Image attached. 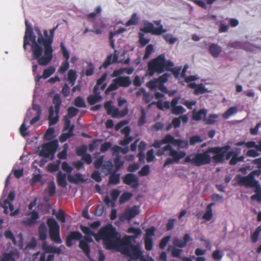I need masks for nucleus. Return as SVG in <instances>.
<instances>
[{"label":"nucleus","instance_id":"12","mask_svg":"<svg viewBox=\"0 0 261 261\" xmlns=\"http://www.w3.org/2000/svg\"><path fill=\"white\" fill-rule=\"evenodd\" d=\"M167 151H169V155L173 158L172 159L174 160L175 163H178L179 160L184 158L186 155L185 152H178L173 149L171 145H167L163 147L162 150L158 152L157 155H162L164 154V152Z\"/></svg>","mask_w":261,"mask_h":261},{"label":"nucleus","instance_id":"50","mask_svg":"<svg viewBox=\"0 0 261 261\" xmlns=\"http://www.w3.org/2000/svg\"><path fill=\"white\" fill-rule=\"evenodd\" d=\"M87 150V147L86 145H83L81 146H79L76 147V153L79 156H83L86 153V151Z\"/></svg>","mask_w":261,"mask_h":261},{"label":"nucleus","instance_id":"43","mask_svg":"<svg viewBox=\"0 0 261 261\" xmlns=\"http://www.w3.org/2000/svg\"><path fill=\"white\" fill-rule=\"evenodd\" d=\"M146 114L145 110L142 108L141 112V116L138 122V125L139 126H142L146 122Z\"/></svg>","mask_w":261,"mask_h":261},{"label":"nucleus","instance_id":"20","mask_svg":"<svg viewBox=\"0 0 261 261\" xmlns=\"http://www.w3.org/2000/svg\"><path fill=\"white\" fill-rule=\"evenodd\" d=\"M68 181L71 182L77 185L80 183H84L86 181L87 179L83 177L82 174L77 173L74 174L73 175L70 174L67 176Z\"/></svg>","mask_w":261,"mask_h":261},{"label":"nucleus","instance_id":"40","mask_svg":"<svg viewBox=\"0 0 261 261\" xmlns=\"http://www.w3.org/2000/svg\"><path fill=\"white\" fill-rule=\"evenodd\" d=\"M163 38L165 39L166 42L169 44H173L176 42L177 39L174 37L172 34H166L163 35Z\"/></svg>","mask_w":261,"mask_h":261},{"label":"nucleus","instance_id":"42","mask_svg":"<svg viewBox=\"0 0 261 261\" xmlns=\"http://www.w3.org/2000/svg\"><path fill=\"white\" fill-rule=\"evenodd\" d=\"M113 162L115 166L116 170H118L124 165V162L121 160V157L119 155L114 158Z\"/></svg>","mask_w":261,"mask_h":261},{"label":"nucleus","instance_id":"15","mask_svg":"<svg viewBox=\"0 0 261 261\" xmlns=\"http://www.w3.org/2000/svg\"><path fill=\"white\" fill-rule=\"evenodd\" d=\"M140 31L146 33H151L154 35H161L162 34V28H155L152 23L145 20L144 21V26L140 28Z\"/></svg>","mask_w":261,"mask_h":261},{"label":"nucleus","instance_id":"14","mask_svg":"<svg viewBox=\"0 0 261 261\" xmlns=\"http://www.w3.org/2000/svg\"><path fill=\"white\" fill-rule=\"evenodd\" d=\"M237 178L240 185L245 186L246 187H254L257 184L252 174H249L246 176L238 175L237 176Z\"/></svg>","mask_w":261,"mask_h":261},{"label":"nucleus","instance_id":"33","mask_svg":"<svg viewBox=\"0 0 261 261\" xmlns=\"http://www.w3.org/2000/svg\"><path fill=\"white\" fill-rule=\"evenodd\" d=\"M67 79L69 83L71 84V86L74 84L75 81L76 79V74L74 70L71 69L68 71Z\"/></svg>","mask_w":261,"mask_h":261},{"label":"nucleus","instance_id":"51","mask_svg":"<svg viewBox=\"0 0 261 261\" xmlns=\"http://www.w3.org/2000/svg\"><path fill=\"white\" fill-rule=\"evenodd\" d=\"M155 229L154 226H151L146 230L144 239H152V237L154 236Z\"/></svg>","mask_w":261,"mask_h":261},{"label":"nucleus","instance_id":"58","mask_svg":"<svg viewBox=\"0 0 261 261\" xmlns=\"http://www.w3.org/2000/svg\"><path fill=\"white\" fill-rule=\"evenodd\" d=\"M153 50V45L152 44L148 45L146 47L145 53L144 55L143 59H144V60L147 59L149 57L151 54L152 53Z\"/></svg>","mask_w":261,"mask_h":261},{"label":"nucleus","instance_id":"49","mask_svg":"<svg viewBox=\"0 0 261 261\" xmlns=\"http://www.w3.org/2000/svg\"><path fill=\"white\" fill-rule=\"evenodd\" d=\"M185 111V109L181 106H177L171 108L172 113L176 115L181 114Z\"/></svg>","mask_w":261,"mask_h":261},{"label":"nucleus","instance_id":"18","mask_svg":"<svg viewBox=\"0 0 261 261\" xmlns=\"http://www.w3.org/2000/svg\"><path fill=\"white\" fill-rule=\"evenodd\" d=\"M30 214L32 215L31 217L25 220H23V223L26 226H32L36 223L37 219L39 218V214L37 212L33 211L28 213L27 215L28 216Z\"/></svg>","mask_w":261,"mask_h":261},{"label":"nucleus","instance_id":"64","mask_svg":"<svg viewBox=\"0 0 261 261\" xmlns=\"http://www.w3.org/2000/svg\"><path fill=\"white\" fill-rule=\"evenodd\" d=\"M150 172V167L148 165H145L139 171V174L141 176L147 175Z\"/></svg>","mask_w":261,"mask_h":261},{"label":"nucleus","instance_id":"3","mask_svg":"<svg viewBox=\"0 0 261 261\" xmlns=\"http://www.w3.org/2000/svg\"><path fill=\"white\" fill-rule=\"evenodd\" d=\"M81 231L85 234L84 240H81L82 234L77 231H70L66 239V245L67 247H70L72 246V241L80 240L79 246L83 250L85 255L89 257L90 253V247L89 243L93 242L92 237H95L96 241H99L98 237L96 233L93 232L89 227L81 225L80 226Z\"/></svg>","mask_w":261,"mask_h":261},{"label":"nucleus","instance_id":"13","mask_svg":"<svg viewBox=\"0 0 261 261\" xmlns=\"http://www.w3.org/2000/svg\"><path fill=\"white\" fill-rule=\"evenodd\" d=\"M139 213V207L134 205L132 208H126L124 213L119 216V219L121 221H124L125 220L130 221Z\"/></svg>","mask_w":261,"mask_h":261},{"label":"nucleus","instance_id":"8","mask_svg":"<svg viewBox=\"0 0 261 261\" xmlns=\"http://www.w3.org/2000/svg\"><path fill=\"white\" fill-rule=\"evenodd\" d=\"M53 103L55 105V108L53 106H50L48 109L49 115L48 120L50 126L56 124L59 120V113L62 103V100L59 94H56L54 95L53 99Z\"/></svg>","mask_w":261,"mask_h":261},{"label":"nucleus","instance_id":"46","mask_svg":"<svg viewBox=\"0 0 261 261\" xmlns=\"http://www.w3.org/2000/svg\"><path fill=\"white\" fill-rule=\"evenodd\" d=\"M46 252L43 253L39 258V261H53L55 258L54 254H49L47 256L46 255Z\"/></svg>","mask_w":261,"mask_h":261},{"label":"nucleus","instance_id":"31","mask_svg":"<svg viewBox=\"0 0 261 261\" xmlns=\"http://www.w3.org/2000/svg\"><path fill=\"white\" fill-rule=\"evenodd\" d=\"M44 250V252L50 254L57 253L58 254H60L62 253L61 249L60 247H57L56 246H53L50 245L45 247Z\"/></svg>","mask_w":261,"mask_h":261},{"label":"nucleus","instance_id":"56","mask_svg":"<svg viewBox=\"0 0 261 261\" xmlns=\"http://www.w3.org/2000/svg\"><path fill=\"white\" fill-rule=\"evenodd\" d=\"M120 194V192L117 189L113 190L111 193V196L112 198V206H114L115 204L114 202L117 200L118 197Z\"/></svg>","mask_w":261,"mask_h":261},{"label":"nucleus","instance_id":"25","mask_svg":"<svg viewBox=\"0 0 261 261\" xmlns=\"http://www.w3.org/2000/svg\"><path fill=\"white\" fill-rule=\"evenodd\" d=\"M67 175L65 173H63L61 171H59L57 175V182L58 186L65 188L67 185L66 181Z\"/></svg>","mask_w":261,"mask_h":261},{"label":"nucleus","instance_id":"39","mask_svg":"<svg viewBox=\"0 0 261 261\" xmlns=\"http://www.w3.org/2000/svg\"><path fill=\"white\" fill-rule=\"evenodd\" d=\"M55 68L53 66H50L44 69L43 72L42 77L44 79L49 77L55 72Z\"/></svg>","mask_w":261,"mask_h":261},{"label":"nucleus","instance_id":"30","mask_svg":"<svg viewBox=\"0 0 261 261\" xmlns=\"http://www.w3.org/2000/svg\"><path fill=\"white\" fill-rule=\"evenodd\" d=\"M214 203H211L206 206V212L203 215V219L210 221L213 216L212 206L214 205Z\"/></svg>","mask_w":261,"mask_h":261},{"label":"nucleus","instance_id":"27","mask_svg":"<svg viewBox=\"0 0 261 261\" xmlns=\"http://www.w3.org/2000/svg\"><path fill=\"white\" fill-rule=\"evenodd\" d=\"M206 113L207 111L204 109H201L198 112H196L195 110H194L193 111L192 118L194 120L199 121L202 119V116H206Z\"/></svg>","mask_w":261,"mask_h":261},{"label":"nucleus","instance_id":"22","mask_svg":"<svg viewBox=\"0 0 261 261\" xmlns=\"http://www.w3.org/2000/svg\"><path fill=\"white\" fill-rule=\"evenodd\" d=\"M128 109L127 107L120 111L118 108H113L110 115H111L113 118H122L126 116L128 114Z\"/></svg>","mask_w":261,"mask_h":261},{"label":"nucleus","instance_id":"37","mask_svg":"<svg viewBox=\"0 0 261 261\" xmlns=\"http://www.w3.org/2000/svg\"><path fill=\"white\" fill-rule=\"evenodd\" d=\"M139 18L136 13H133L131 16L130 19H129L126 23H125V25L127 27L132 25H137L138 23Z\"/></svg>","mask_w":261,"mask_h":261},{"label":"nucleus","instance_id":"34","mask_svg":"<svg viewBox=\"0 0 261 261\" xmlns=\"http://www.w3.org/2000/svg\"><path fill=\"white\" fill-rule=\"evenodd\" d=\"M207 89L205 88V86L202 84H198L195 90H194L195 95H199L204 94L208 92Z\"/></svg>","mask_w":261,"mask_h":261},{"label":"nucleus","instance_id":"54","mask_svg":"<svg viewBox=\"0 0 261 261\" xmlns=\"http://www.w3.org/2000/svg\"><path fill=\"white\" fill-rule=\"evenodd\" d=\"M139 42L142 46L146 45L150 41L149 39L146 38L144 35L142 33H139Z\"/></svg>","mask_w":261,"mask_h":261},{"label":"nucleus","instance_id":"9","mask_svg":"<svg viewBox=\"0 0 261 261\" xmlns=\"http://www.w3.org/2000/svg\"><path fill=\"white\" fill-rule=\"evenodd\" d=\"M59 146L57 140L44 143L41 146V150L39 152V155L45 158H50L53 160L57 149Z\"/></svg>","mask_w":261,"mask_h":261},{"label":"nucleus","instance_id":"19","mask_svg":"<svg viewBox=\"0 0 261 261\" xmlns=\"http://www.w3.org/2000/svg\"><path fill=\"white\" fill-rule=\"evenodd\" d=\"M116 52V51L115 50V54H111L107 57L102 65L100 66V69H101L102 68L106 69L112 63L117 62L118 57V55L115 54Z\"/></svg>","mask_w":261,"mask_h":261},{"label":"nucleus","instance_id":"17","mask_svg":"<svg viewBox=\"0 0 261 261\" xmlns=\"http://www.w3.org/2000/svg\"><path fill=\"white\" fill-rule=\"evenodd\" d=\"M191 240L192 239L188 233H186L184 236L182 240H180L177 237L173 238V244L175 247L182 248L185 247L187 243Z\"/></svg>","mask_w":261,"mask_h":261},{"label":"nucleus","instance_id":"44","mask_svg":"<svg viewBox=\"0 0 261 261\" xmlns=\"http://www.w3.org/2000/svg\"><path fill=\"white\" fill-rule=\"evenodd\" d=\"M170 76V74L168 73H165L157 79L158 85L163 86L165 83L167 82Z\"/></svg>","mask_w":261,"mask_h":261},{"label":"nucleus","instance_id":"21","mask_svg":"<svg viewBox=\"0 0 261 261\" xmlns=\"http://www.w3.org/2000/svg\"><path fill=\"white\" fill-rule=\"evenodd\" d=\"M1 205L4 208V213L5 214H8L9 213L8 208H9L11 216H14L18 212V210L14 211V208L13 205L10 202L8 201L7 199H5Z\"/></svg>","mask_w":261,"mask_h":261},{"label":"nucleus","instance_id":"10","mask_svg":"<svg viewBox=\"0 0 261 261\" xmlns=\"http://www.w3.org/2000/svg\"><path fill=\"white\" fill-rule=\"evenodd\" d=\"M47 225L49 228V234L50 239L57 244L62 243L60 236V226L57 222L53 218H49L47 220Z\"/></svg>","mask_w":261,"mask_h":261},{"label":"nucleus","instance_id":"32","mask_svg":"<svg viewBox=\"0 0 261 261\" xmlns=\"http://www.w3.org/2000/svg\"><path fill=\"white\" fill-rule=\"evenodd\" d=\"M163 142L164 144L170 143L175 145L176 143H178L179 141L175 139L172 135L168 134L163 139Z\"/></svg>","mask_w":261,"mask_h":261},{"label":"nucleus","instance_id":"28","mask_svg":"<svg viewBox=\"0 0 261 261\" xmlns=\"http://www.w3.org/2000/svg\"><path fill=\"white\" fill-rule=\"evenodd\" d=\"M74 126L72 125L67 133H63L60 137V141L61 142H65L68 138L73 136V130Z\"/></svg>","mask_w":261,"mask_h":261},{"label":"nucleus","instance_id":"57","mask_svg":"<svg viewBox=\"0 0 261 261\" xmlns=\"http://www.w3.org/2000/svg\"><path fill=\"white\" fill-rule=\"evenodd\" d=\"M170 238L171 237L170 236H167L162 239L159 244L160 249H164L165 248Z\"/></svg>","mask_w":261,"mask_h":261},{"label":"nucleus","instance_id":"52","mask_svg":"<svg viewBox=\"0 0 261 261\" xmlns=\"http://www.w3.org/2000/svg\"><path fill=\"white\" fill-rule=\"evenodd\" d=\"M171 107V103L169 101H166L162 103L161 101H159L157 103V107L160 110H163L164 108L167 109H170Z\"/></svg>","mask_w":261,"mask_h":261},{"label":"nucleus","instance_id":"61","mask_svg":"<svg viewBox=\"0 0 261 261\" xmlns=\"http://www.w3.org/2000/svg\"><path fill=\"white\" fill-rule=\"evenodd\" d=\"M164 127V125L163 123L161 122H158L155 123L154 125H153L150 129L152 132H158L160 130L163 129Z\"/></svg>","mask_w":261,"mask_h":261},{"label":"nucleus","instance_id":"23","mask_svg":"<svg viewBox=\"0 0 261 261\" xmlns=\"http://www.w3.org/2000/svg\"><path fill=\"white\" fill-rule=\"evenodd\" d=\"M208 50L214 58H218L222 52V48L216 43H212L210 45Z\"/></svg>","mask_w":261,"mask_h":261},{"label":"nucleus","instance_id":"53","mask_svg":"<svg viewBox=\"0 0 261 261\" xmlns=\"http://www.w3.org/2000/svg\"><path fill=\"white\" fill-rule=\"evenodd\" d=\"M218 115L217 114H211L205 120V123L207 124H214L216 122Z\"/></svg>","mask_w":261,"mask_h":261},{"label":"nucleus","instance_id":"2","mask_svg":"<svg viewBox=\"0 0 261 261\" xmlns=\"http://www.w3.org/2000/svg\"><path fill=\"white\" fill-rule=\"evenodd\" d=\"M25 31L23 37V48L27 49V46L30 44V41L32 42L31 50L32 53V58L33 60H37V62L42 58L44 49V37L38 27H34V31L38 35L37 39L34 35L33 29L29 24L27 20H25Z\"/></svg>","mask_w":261,"mask_h":261},{"label":"nucleus","instance_id":"6","mask_svg":"<svg viewBox=\"0 0 261 261\" xmlns=\"http://www.w3.org/2000/svg\"><path fill=\"white\" fill-rule=\"evenodd\" d=\"M172 66V62L166 60L165 55L161 54L148 63L146 73L152 76L155 73L161 74L169 70V67Z\"/></svg>","mask_w":261,"mask_h":261},{"label":"nucleus","instance_id":"11","mask_svg":"<svg viewBox=\"0 0 261 261\" xmlns=\"http://www.w3.org/2000/svg\"><path fill=\"white\" fill-rule=\"evenodd\" d=\"M132 83L130 77L128 76H119L113 80L112 83L109 86L106 92H110L116 90L119 87L127 88Z\"/></svg>","mask_w":261,"mask_h":261},{"label":"nucleus","instance_id":"45","mask_svg":"<svg viewBox=\"0 0 261 261\" xmlns=\"http://www.w3.org/2000/svg\"><path fill=\"white\" fill-rule=\"evenodd\" d=\"M74 105L78 108H86V107L84 100L81 96H77L74 99Z\"/></svg>","mask_w":261,"mask_h":261},{"label":"nucleus","instance_id":"38","mask_svg":"<svg viewBox=\"0 0 261 261\" xmlns=\"http://www.w3.org/2000/svg\"><path fill=\"white\" fill-rule=\"evenodd\" d=\"M237 112V107H233L229 108L225 113L222 114V117L224 119H228L230 116L236 114Z\"/></svg>","mask_w":261,"mask_h":261},{"label":"nucleus","instance_id":"16","mask_svg":"<svg viewBox=\"0 0 261 261\" xmlns=\"http://www.w3.org/2000/svg\"><path fill=\"white\" fill-rule=\"evenodd\" d=\"M123 182L133 188H137L139 185V179L135 174L127 173L124 176Z\"/></svg>","mask_w":261,"mask_h":261},{"label":"nucleus","instance_id":"36","mask_svg":"<svg viewBox=\"0 0 261 261\" xmlns=\"http://www.w3.org/2000/svg\"><path fill=\"white\" fill-rule=\"evenodd\" d=\"M55 129L53 127H49L44 135V139L50 141L54 137Z\"/></svg>","mask_w":261,"mask_h":261},{"label":"nucleus","instance_id":"41","mask_svg":"<svg viewBox=\"0 0 261 261\" xmlns=\"http://www.w3.org/2000/svg\"><path fill=\"white\" fill-rule=\"evenodd\" d=\"M132 194L127 192L123 193L119 198V203H124L129 200L132 197Z\"/></svg>","mask_w":261,"mask_h":261},{"label":"nucleus","instance_id":"47","mask_svg":"<svg viewBox=\"0 0 261 261\" xmlns=\"http://www.w3.org/2000/svg\"><path fill=\"white\" fill-rule=\"evenodd\" d=\"M203 141L199 136L196 135L190 138L189 143L190 145H194L196 143H200Z\"/></svg>","mask_w":261,"mask_h":261},{"label":"nucleus","instance_id":"5","mask_svg":"<svg viewBox=\"0 0 261 261\" xmlns=\"http://www.w3.org/2000/svg\"><path fill=\"white\" fill-rule=\"evenodd\" d=\"M58 27V24L54 28L50 29L49 31V34H48L47 30H44L43 31L44 37L43 55L38 61V64L40 66H47L53 59L54 50L51 45L53 42L55 32Z\"/></svg>","mask_w":261,"mask_h":261},{"label":"nucleus","instance_id":"1","mask_svg":"<svg viewBox=\"0 0 261 261\" xmlns=\"http://www.w3.org/2000/svg\"><path fill=\"white\" fill-rule=\"evenodd\" d=\"M230 148L229 145L208 148L202 153H193L187 155L184 163H189L197 167L210 164L212 161L215 164L222 163L224 161L225 154Z\"/></svg>","mask_w":261,"mask_h":261},{"label":"nucleus","instance_id":"35","mask_svg":"<svg viewBox=\"0 0 261 261\" xmlns=\"http://www.w3.org/2000/svg\"><path fill=\"white\" fill-rule=\"evenodd\" d=\"M13 255V253L11 252L9 253L4 252L0 258V261H15V259Z\"/></svg>","mask_w":261,"mask_h":261},{"label":"nucleus","instance_id":"48","mask_svg":"<svg viewBox=\"0 0 261 261\" xmlns=\"http://www.w3.org/2000/svg\"><path fill=\"white\" fill-rule=\"evenodd\" d=\"M174 64L172 62V66H170L169 67V70H166V71H171L172 72L173 74L174 75V77L175 78H178L179 76V75L180 74V72L181 71V67H177V68H173Z\"/></svg>","mask_w":261,"mask_h":261},{"label":"nucleus","instance_id":"26","mask_svg":"<svg viewBox=\"0 0 261 261\" xmlns=\"http://www.w3.org/2000/svg\"><path fill=\"white\" fill-rule=\"evenodd\" d=\"M102 96L99 94H92L90 95L87 97V101L91 106H93L95 103L100 102Z\"/></svg>","mask_w":261,"mask_h":261},{"label":"nucleus","instance_id":"63","mask_svg":"<svg viewBox=\"0 0 261 261\" xmlns=\"http://www.w3.org/2000/svg\"><path fill=\"white\" fill-rule=\"evenodd\" d=\"M113 165L111 161H107L102 166V169L103 171L106 170L108 173H110L112 169Z\"/></svg>","mask_w":261,"mask_h":261},{"label":"nucleus","instance_id":"60","mask_svg":"<svg viewBox=\"0 0 261 261\" xmlns=\"http://www.w3.org/2000/svg\"><path fill=\"white\" fill-rule=\"evenodd\" d=\"M179 141L178 143H176L175 146H177L179 148H188L189 147V141L188 140H182L181 139H177Z\"/></svg>","mask_w":261,"mask_h":261},{"label":"nucleus","instance_id":"24","mask_svg":"<svg viewBox=\"0 0 261 261\" xmlns=\"http://www.w3.org/2000/svg\"><path fill=\"white\" fill-rule=\"evenodd\" d=\"M242 49L249 52H255L257 50H261V45H255L248 42L243 43Z\"/></svg>","mask_w":261,"mask_h":261},{"label":"nucleus","instance_id":"4","mask_svg":"<svg viewBox=\"0 0 261 261\" xmlns=\"http://www.w3.org/2000/svg\"><path fill=\"white\" fill-rule=\"evenodd\" d=\"M99 240H102L104 247L106 249L118 250L122 241L120 233L111 224L101 227L96 234Z\"/></svg>","mask_w":261,"mask_h":261},{"label":"nucleus","instance_id":"7","mask_svg":"<svg viewBox=\"0 0 261 261\" xmlns=\"http://www.w3.org/2000/svg\"><path fill=\"white\" fill-rule=\"evenodd\" d=\"M118 250L122 254L132 258H143L142 252L139 244L134 245L129 238L122 240Z\"/></svg>","mask_w":261,"mask_h":261},{"label":"nucleus","instance_id":"55","mask_svg":"<svg viewBox=\"0 0 261 261\" xmlns=\"http://www.w3.org/2000/svg\"><path fill=\"white\" fill-rule=\"evenodd\" d=\"M145 248L147 251H150L153 248V239H144Z\"/></svg>","mask_w":261,"mask_h":261},{"label":"nucleus","instance_id":"59","mask_svg":"<svg viewBox=\"0 0 261 261\" xmlns=\"http://www.w3.org/2000/svg\"><path fill=\"white\" fill-rule=\"evenodd\" d=\"M133 137L129 135L125 136L124 139L122 140H121L119 144L122 146H126L131 142L133 140Z\"/></svg>","mask_w":261,"mask_h":261},{"label":"nucleus","instance_id":"62","mask_svg":"<svg viewBox=\"0 0 261 261\" xmlns=\"http://www.w3.org/2000/svg\"><path fill=\"white\" fill-rule=\"evenodd\" d=\"M69 67V65L68 61H65L61 64L59 69V72L61 74H63L68 70Z\"/></svg>","mask_w":261,"mask_h":261},{"label":"nucleus","instance_id":"29","mask_svg":"<svg viewBox=\"0 0 261 261\" xmlns=\"http://www.w3.org/2000/svg\"><path fill=\"white\" fill-rule=\"evenodd\" d=\"M120 174L115 172L111 173L109 176V184L116 185L119 183Z\"/></svg>","mask_w":261,"mask_h":261}]
</instances>
